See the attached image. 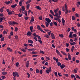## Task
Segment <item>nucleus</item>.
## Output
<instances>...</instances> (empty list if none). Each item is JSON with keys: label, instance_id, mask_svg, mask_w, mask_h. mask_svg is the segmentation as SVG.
<instances>
[{"label": "nucleus", "instance_id": "obj_8", "mask_svg": "<svg viewBox=\"0 0 80 80\" xmlns=\"http://www.w3.org/2000/svg\"><path fill=\"white\" fill-rule=\"evenodd\" d=\"M26 67H27V68H28V66L29 65V61H28L26 62Z\"/></svg>", "mask_w": 80, "mask_h": 80}, {"label": "nucleus", "instance_id": "obj_56", "mask_svg": "<svg viewBox=\"0 0 80 80\" xmlns=\"http://www.w3.org/2000/svg\"><path fill=\"white\" fill-rule=\"evenodd\" d=\"M54 74H55V76H56V77H58V75L57 74V72H54Z\"/></svg>", "mask_w": 80, "mask_h": 80}, {"label": "nucleus", "instance_id": "obj_36", "mask_svg": "<svg viewBox=\"0 0 80 80\" xmlns=\"http://www.w3.org/2000/svg\"><path fill=\"white\" fill-rule=\"evenodd\" d=\"M75 76L76 78H78L79 79H80V76H79L78 75L76 74Z\"/></svg>", "mask_w": 80, "mask_h": 80}, {"label": "nucleus", "instance_id": "obj_26", "mask_svg": "<svg viewBox=\"0 0 80 80\" xmlns=\"http://www.w3.org/2000/svg\"><path fill=\"white\" fill-rule=\"evenodd\" d=\"M50 12L51 13V14H52V15H54V12H53V11H52V10H50Z\"/></svg>", "mask_w": 80, "mask_h": 80}, {"label": "nucleus", "instance_id": "obj_48", "mask_svg": "<svg viewBox=\"0 0 80 80\" xmlns=\"http://www.w3.org/2000/svg\"><path fill=\"white\" fill-rule=\"evenodd\" d=\"M62 65V64H61V63H60V62H58V66L59 67V66H61V65Z\"/></svg>", "mask_w": 80, "mask_h": 80}, {"label": "nucleus", "instance_id": "obj_19", "mask_svg": "<svg viewBox=\"0 0 80 80\" xmlns=\"http://www.w3.org/2000/svg\"><path fill=\"white\" fill-rule=\"evenodd\" d=\"M17 4L14 5H12L11 6V7H12V8H14L15 7H17Z\"/></svg>", "mask_w": 80, "mask_h": 80}, {"label": "nucleus", "instance_id": "obj_34", "mask_svg": "<svg viewBox=\"0 0 80 80\" xmlns=\"http://www.w3.org/2000/svg\"><path fill=\"white\" fill-rule=\"evenodd\" d=\"M72 20H75V16H72Z\"/></svg>", "mask_w": 80, "mask_h": 80}, {"label": "nucleus", "instance_id": "obj_29", "mask_svg": "<svg viewBox=\"0 0 80 80\" xmlns=\"http://www.w3.org/2000/svg\"><path fill=\"white\" fill-rule=\"evenodd\" d=\"M32 2V0H29L27 1L26 2V4H28V3H30V2Z\"/></svg>", "mask_w": 80, "mask_h": 80}, {"label": "nucleus", "instance_id": "obj_53", "mask_svg": "<svg viewBox=\"0 0 80 80\" xmlns=\"http://www.w3.org/2000/svg\"><path fill=\"white\" fill-rule=\"evenodd\" d=\"M53 23L55 26H57V22H53Z\"/></svg>", "mask_w": 80, "mask_h": 80}, {"label": "nucleus", "instance_id": "obj_35", "mask_svg": "<svg viewBox=\"0 0 80 80\" xmlns=\"http://www.w3.org/2000/svg\"><path fill=\"white\" fill-rule=\"evenodd\" d=\"M33 26H31L30 27V30L31 31H32V30H33Z\"/></svg>", "mask_w": 80, "mask_h": 80}, {"label": "nucleus", "instance_id": "obj_61", "mask_svg": "<svg viewBox=\"0 0 80 80\" xmlns=\"http://www.w3.org/2000/svg\"><path fill=\"white\" fill-rule=\"evenodd\" d=\"M72 75L74 77V80H77V79H76V78H75V75L72 74Z\"/></svg>", "mask_w": 80, "mask_h": 80}, {"label": "nucleus", "instance_id": "obj_62", "mask_svg": "<svg viewBox=\"0 0 80 80\" xmlns=\"http://www.w3.org/2000/svg\"><path fill=\"white\" fill-rule=\"evenodd\" d=\"M77 26H78V27H80V24H79V22H78L77 25Z\"/></svg>", "mask_w": 80, "mask_h": 80}, {"label": "nucleus", "instance_id": "obj_12", "mask_svg": "<svg viewBox=\"0 0 80 80\" xmlns=\"http://www.w3.org/2000/svg\"><path fill=\"white\" fill-rule=\"evenodd\" d=\"M13 75L14 76V78H13V79L14 80H16V78H15L16 77V75H15V72H13Z\"/></svg>", "mask_w": 80, "mask_h": 80}, {"label": "nucleus", "instance_id": "obj_51", "mask_svg": "<svg viewBox=\"0 0 80 80\" xmlns=\"http://www.w3.org/2000/svg\"><path fill=\"white\" fill-rule=\"evenodd\" d=\"M10 34L12 36L13 35V32L12 31V30L11 32H10Z\"/></svg>", "mask_w": 80, "mask_h": 80}, {"label": "nucleus", "instance_id": "obj_17", "mask_svg": "<svg viewBox=\"0 0 80 80\" xmlns=\"http://www.w3.org/2000/svg\"><path fill=\"white\" fill-rule=\"evenodd\" d=\"M7 50L9 51V52H12V49L10 48H8Z\"/></svg>", "mask_w": 80, "mask_h": 80}, {"label": "nucleus", "instance_id": "obj_31", "mask_svg": "<svg viewBox=\"0 0 80 80\" xmlns=\"http://www.w3.org/2000/svg\"><path fill=\"white\" fill-rule=\"evenodd\" d=\"M74 48H75V47L73 46L72 47V48H71V51L72 52H73V50H74Z\"/></svg>", "mask_w": 80, "mask_h": 80}, {"label": "nucleus", "instance_id": "obj_30", "mask_svg": "<svg viewBox=\"0 0 80 80\" xmlns=\"http://www.w3.org/2000/svg\"><path fill=\"white\" fill-rule=\"evenodd\" d=\"M5 40V38L3 37L1 39V42H3Z\"/></svg>", "mask_w": 80, "mask_h": 80}, {"label": "nucleus", "instance_id": "obj_25", "mask_svg": "<svg viewBox=\"0 0 80 80\" xmlns=\"http://www.w3.org/2000/svg\"><path fill=\"white\" fill-rule=\"evenodd\" d=\"M56 52L57 53V54L58 55H59L60 53V52L58 51V50L57 49L56 50Z\"/></svg>", "mask_w": 80, "mask_h": 80}, {"label": "nucleus", "instance_id": "obj_58", "mask_svg": "<svg viewBox=\"0 0 80 80\" xmlns=\"http://www.w3.org/2000/svg\"><path fill=\"white\" fill-rule=\"evenodd\" d=\"M33 57H38V55H34L32 56Z\"/></svg>", "mask_w": 80, "mask_h": 80}, {"label": "nucleus", "instance_id": "obj_40", "mask_svg": "<svg viewBox=\"0 0 80 80\" xmlns=\"http://www.w3.org/2000/svg\"><path fill=\"white\" fill-rule=\"evenodd\" d=\"M22 2H21V1H20L19 2V5L20 6H22Z\"/></svg>", "mask_w": 80, "mask_h": 80}, {"label": "nucleus", "instance_id": "obj_27", "mask_svg": "<svg viewBox=\"0 0 80 80\" xmlns=\"http://www.w3.org/2000/svg\"><path fill=\"white\" fill-rule=\"evenodd\" d=\"M14 37H15V39L16 40H18V36L16 35Z\"/></svg>", "mask_w": 80, "mask_h": 80}, {"label": "nucleus", "instance_id": "obj_4", "mask_svg": "<svg viewBox=\"0 0 80 80\" xmlns=\"http://www.w3.org/2000/svg\"><path fill=\"white\" fill-rule=\"evenodd\" d=\"M56 17L57 18H54V20H58V18H61V16H60V15H59V16H56Z\"/></svg>", "mask_w": 80, "mask_h": 80}, {"label": "nucleus", "instance_id": "obj_14", "mask_svg": "<svg viewBox=\"0 0 80 80\" xmlns=\"http://www.w3.org/2000/svg\"><path fill=\"white\" fill-rule=\"evenodd\" d=\"M68 58L69 59V60H71V56H70V54H69V53H68Z\"/></svg>", "mask_w": 80, "mask_h": 80}, {"label": "nucleus", "instance_id": "obj_45", "mask_svg": "<svg viewBox=\"0 0 80 80\" xmlns=\"http://www.w3.org/2000/svg\"><path fill=\"white\" fill-rule=\"evenodd\" d=\"M36 73H40V70H38V69H36Z\"/></svg>", "mask_w": 80, "mask_h": 80}, {"label": "nucleus", "instance_id": "obj_47", "mask_svg": "<svg viewBox=\"0 0 80 80\" xmlns=\"http://www.w3.org/2000/svg\"><path fill=\"white\" fill-rule=\"evenodd\" d=\"M5 30H4V31H3V34L5 35V34H7V32L6 31H5Z\"/></svg>", "mask_w": 80, "mask_h": 80}, {"label": "nucleus", "instance_id": "obj_46", "mask_svg": "<svg viewBox=\"0 0 80 80\" xmlns=\"http://www.w3.org/2000/svg\"><path fill=\"white\" fill-rule=\"evenodd\" d=\"M12 11H10V12H8V15H12Z\"/></svg>", "mask_w": 80, "mask_h": 80}, {"label": "nucleus", "instance_id": "obj_60", "mask_svg": "<svg viewBox=\"0 0 80 80\" xmlns=\"http://www.w3.org/2000/svg\"><path fill=\"white\" fill-rule=\"evenodd\" d=\"M15 30L16 32H17V31H18V28L17 27L15 28Z\"/></svg>", "mask_w": 80, "mask_h": 80}, {"label": "nucleus", "instance_id": "obj_54", "mask_svg": "<svg viewBox=\"0 0 80 80\" xmlns=\"http://www.w3.org/2000/svg\"><path fill=\"white\" fill-rule=\"evenodd\" d=\"M70 34L69 35V36H71V35H72V34H73V32H70Z\"/></svg>", "mask_w": 80, "mask_h": 80}, {"label": "nucleus", "instance_id": "obj_38", "mask_svg": "<svg viewBox=\"0 0 80 80\" xmlns=\"http://www.w3.org/2000/svg\"><path fill=\"white\" fill-rule=\"evenodd\" d=\"M27 74L28 75V78H29V77L30 76V74H29V73L27 72Z\"/></svg>", "mask_w": 80, "mask_h": 80}, {"label": "nucleus", "instance_id": "obj_22", "mask_svg": "<svg viewBox=\"0 0 80 80\" xmlns=\"http://www.w3.org/2000/svg\"><path fill=\"white\" fill-rule=\"evenodd\" d=\"M36 8H37V9H38V10H41L42 8H40V7H39V6H37L36 7Z\"/></svg>", "mask_w": 80, "mask_h": 80}, {"label": "nucleus", "instance_id": "obj_5", "mask_svg": "<svg viewBox=\"0 0 80 80\" xmlns=\"http://www.w3.org/2000/svg\"><path fill=\"white\" fill-rule=\"evenodd\" d=\"M45 20L46 21H47L48 23H50L51 22V20L49 18H45Z\"/></svg>", "mask_w": 80, "mask_h": 80}, {"label": "nucleus", "instance_id": "obj_37", "mask_svg": "<svg viewBox=\"0 0 80 80\" xmlns=\"http://www.w3.org/2000/svg\"><path fill=\"white\" fill-rule=\"evenodd\" d=\"M22 15H23V14H20V13H19L18 14V17H21L22 16Z\"/></svg>", "mask_w": 80, "mask_h": 80}, {"label": "nucleus", "instance_id": "obj_18", "mask_svg": "<svg viewBox=\"0 0 80 80\" xmlns=\"http://www.w3.org/2000/svg\"><path fill=\"white\" fill-rule=\"evenodd\" d=\"M58 10H59V8H57L56 10H54V13H57Z\"/></svg>", "mask_w": 80, "mask_h": 80}, {"label": "nucleus", "instance_id": "obj_42", "mask_svg": "<svg viewBox=\"0 0 80 80\" xmlns=\"http://www.w3.org/2000/svg\"><path fill=\"white\" fill-rule=\"evenodd\" d=\"M58 15V13H55V15H53V16H54L55 17H57Z\"/></svg>", "mask_w": 80, "mask_h": 80}, {"label": "nucleus", "instance_id": "obj_55", "mask_svg": "<svg viewBox=\"0 0 80 80\" xmlns=\"http://www.w3.org/2000/svg\"><path fill=\"white\" fill-rule=\"evenodd\" d=\"M29 7H30V4H28L27 6V9H28V8H29Z\"/></svg>", "mask_w": 80, "mask_h": 80}, {"label": "nucleus", "instance_id": "obj_11", "mask_svg": "<svg viewBox=\"0 0 80 80\" xmlns=\"http://www.w3.org/2000/svg\"><path fill=\"white\" fill-rule=\"evenodd\" d=\"M60 67L61 68V69H63V68L64 67H65V65L62 64L60 66Z\"/></svg>", "mask_w": 80, "mask_h": 80}, {"label": "nucleus", "instance_id": "obj_57", "mask_svg": "<svg viewBox=\"0 0 80 80\" xmlns=\"http://www.w3.org/2000/svg\"><path fill=\"white\" fill-rule=\"evenodd\" d=\"M39 19L40 20H42V17H39Z\"/></svg>", "mask_w": 80, "mask_h": 80}, {"label": "nucleus", "instance_id": "obj_16", "mask_svg": "<svg viewBox=\"0 0 80 80\" xmlns=\"http://www.w3.org/2000/svg\"><path fill=\"white\" fill-rule=\"evenodd\" d=\"M2 73L3 75H7V72H2Z\"/></svg>", "mask_w": 80, "mask_h": 80}, {"label": "nucleus", "instance_id": "obj_39", "mask_svg": "<svg viewBox=\"0 0 80 80\" xmlns=\"http://www.w3.org/2000/svg\"><path fill=\"white\" fill-rule=\"evenodd\" d=\"M2 79H3V80H4L5 78H6V77L5 76H2Z\"/></svg>", "mask_w": 80, "mask_h": 80}, {"label": "nucleus", "instance_id": "obj_10", "mask_svg": "<svg viewBox=\"0 0 80 80\" xmlns=\"http://www.w3.org/2000/svg\"><path fill=\"white\" fill-rule=\"evenodd\" d=\"M28 43L32 44L33 43V41L30 39L28 40Z\"/></svg>", "mask_w": 80, "mask_h": 80}, {"label": "nucleus", "instance_id": "obj_44", "mask_svg": "<svg viewBox=\"0 0 80 80\" xmlns=\"http://www.w3.org/2000/svg\"><path fill=\"white\" fill-rule=\"evenodd\" d=\"M72 36L73 37H75V38H76V37H77V34H73Z\"/></svg>", "mask_w": 80, "mask_h": 80}, {"label": "nucleus", "instance_id": "obj_21", "mask_svg": "<svg viewBox=\"0 0 80 80\" xmlns=\"http://www.w3.org/2000/svg\"><path fill=\"white\" fill-rule=\"evenodd\" d=\"M44 37H46L48 38H50V36L47 34H46L44 35Z\"/></svg>", "mask_w": 80, "mask_h": 80}, {"label": "nucleus", "instance_id": "obj_63", "mask_svg": "<svg viewBox=\"0 0 80 80\" xmlns=\"http://www.w3.org/2000/svg\"><path fill=\"white\" fill-rule=\"evenodd\" d=\"M76 44V43L75 42H73L72 43V45H75Z\"/></svg>", "mask_w": 80, "mask_h": 80}, {"label": "nucleus", "instance_id": "obj_41", "mask_svg": "<svg viewBox=\"0 0 80 80\" xmlns=\"http://www.w3.org/2000/svg\"><path fill=\"white\" fill-rule=\"evenodd\" d=\"M49 16L51 18H52V19L53 18V16L52 15L49 14Z\"/></svg>", "mask_w": 80, "mask_h": 80}, {"label": "nucleus", "instance_id": "obj_24", "mask_svg": "<svg viewBox=\"0 0 80 80\" xmlns=\"http://www.w3.org/2000/svg\"><path fill=\"white\" fill-rule=\"evenodd\" d=\"M35 50V49H34V48L29 49H28V51H31L32 52V51H34V50Z\"/></svg>", "mask_w": 80, "mask_h": 80}, {"label": "nucleus", "instance_id": "obj_13", "mask_svg": "<svg viewBox=\"0 0 80 80\" xmlns=\"http://www.w3.org/2000/svg\"><path fill=\"white\" fill-rule=\"evenodd\" d=\"M27 35H28V36H31L32 35V32H31L30 31H28V32L27 33Z\"/></svg>", "mask_w": 80, "mask_h": 80}, {"label": "nucleus", "instance_id": "obj_49", "mask_svg": "<svg viewBox=\"0 0 80 80\" xmlns=\"http://www.w3.org/2000/svg\"><path fill=\"white\" fill-rule=\"evenodd\" d=\"M59 36H60L61 38H63V37H64V36L62 34H59Z\"/></svg>", "mask_w": 80, "mask_h": 80}, {"label": "nucleus", "instance_id": "obj_59", "mask_svg": "<svg viewBox=\"0 0 80 80\" xmlns=\"http://www.w3.org/2000/svg\"><path fill=\"white\" fill-rule=\"evenodd\" d=\"M32 54H36L37 53V52H35L34 51H32Z\"/></svg>", "mask_w": 80, "mask_h": 80}, {"label": "nucleus", "instance_id": "obj_50", "mask_svg": "<svg viewBox=\"0 0 80 80\" xmlns=\"http://www.w3.org/2000/svg\"><path fill=\"white\" fill-rule=\"evenodd\" d=\"M22 11H24V10L25 9V7L22 6Z\"/></svg>", "mask_w": 80, "mask_h": 80}, {"label": "nucleus", "instance_id": "obj_3", "mask_svg": "<svg viewBox=\"0 0 80 80\" xmlns=\"http://www.w3.org/2000/svg\"><path fill=\"white\" fill-rule=\"evenodd\" d=\"M34 21V18L33 16H32L31 17V20L30 21V23H31L32 22H33Z\"/></svg>", "mask_w": 80, "mask_h": 80}, {"label": "nucleus", "instance_id": "obj_1", "mask_svg": "<svg viewBox=\"0 0 80 80\" xmlns=\"http://www.w3.org/2000/svg\"><path fill=\"white\" fill-rule=\"evenodd\" d=\"M48 70L46 71V72L47 73H49V72H52V69H51V67L49 68H48Z\"/></svg>", "mask_w": 80, "mask_h": 80}, {"label": "nucleus", "instance_id": "obj_7", "mask_svg": "<svg viewBox=\"0 0 80 80\" xmlns=\"http://www.w3.org/2000/svg\"><path fill=\"white\" fill-rule=\"evenodd\" d=\"M53 59L56 61V62L57 63L58 62V58H57L56 59V58L55 57H54L53 58Z\"/></svg>", "mask_w": 80, "mask_h": 80}, {"label": "nucleus", "instance_id": "obj_28", "mask_svg": "<svg viewBox=\"0 0 80 80\" xmlns=\"http://www.w3.org/2000/svg\"><path fill=\"white\" fill-rule=\"evenodd\" d=\"M16 65L17 67H18V65H19V62H18L16 63Z\"/></svg>", "mask_w": 80, "mask_h": 80}, {"label": "nucleus", "instance_id": "obj_23", "mask_svg": "<svg viewBox=\"0 0 80 80\" xmlns=\"http://www.w3.org/2000/svg\"><path fill=\"white\" fill-rule=\"evenodd\" d=\"M5 3L6 4H7V5H9V3L10 4V1H8V2L6 1Z\"/></svg>", "mask_w": 80, "mask_h": 80}, {"label": "nucleus", "instance_id": "obj_6", "mask_svg": "<svg viewBox=\"0 0 80 80\" xmlns=\"http://www.w3.org/2000/svg\"><path fill=\"white\" fill-rule=\"evenodd\" d=\"M51 35L52 39H54V40L55 39V36H54V34L53 33H51Z\"/></svg>", "mask_w": 80, "mask_h": 80}, {"label": "nucleus", "instance_id": "obj_20", "mask_svg": "<svg viewBox=\"0 0 80 80\" xmlns=\"http://www.w3.org/2000/svg\"><path fill=\"white\" fill-rule=\"evenodd\" d=\"M15 74L16 75H16L17 77H19V75H18V73L17 72H15Z\"/></svg>", "mask_w": 80, "mask_h": 80}, {"label": "nucleus", "instance_id": "obj_9", "mask_svg": "<svg viewBox=\"0 0 80 80\" xmlns=\"http://www.w3.org/2000/svg\"><path fill=\"white\" fill-rule=\"evenodd\" d=\"M62 20L63 25H65V20H64L63 18H62Z\"/></svg>", "mask_w": 80, "mask_h": 80}, {"label": "nucleus", "instance_id": "obj_32", "mask_svg": "<svg viewBox=\"0 0 80 80\" xmlns=\"http://www.w3.org/2000/svg\"><path fill=\"white\" fill-rule=\"evenodd\" d=\"M0 12H1V13H2V12H3V8H1L0 9Z\"/></svg>", "mask_w": 80, "mask_h": 80}, {"label": "nucleus", "instance_id": "obj_64", "mask_svg": "<svg viewBox=\"0 0 80 80\" xmlns=\"http://www.w3.org/2000/svg\"><path fill=\"white\" fill-rule=\"evenodd\" d=\"M31 10H29L28 12V15H29V14H30V12H31Z\"/></svg>", "mask_w": 80, "mask_h": 80}, {"label": "nucleus", "instance_id": "obj_15", "mask_svg": "<svg viewBox=\"0 0 80 80\" xmlns=\"http://www.w3.org/2000/svg\"><path fill=\"white\" fill-rule=\"evenodd\" d=\"M37 28L39 30H40V31H41V30H42L41 28H40V27L38 25L37 26Z\"/></svg>", "mask_w": 80, "mask_h": 80}, {"label": "nucleus", "instance_id": "obj_33", "mask_svg": "<svg viewBox=\"0 0 80 80\" xmlns=\"http://www.w3.org/2000/svg\"><path fill=\"white\" fill-rule=\"evenodd\" d=\"M38 42H39L41 44H42L43 43V42H42V41H41V39L40 40H38Z\"/></svg>", "mask_w": 80, "mask_h": 80}, {"label": "nucleus", "instance_id": "obj_52", "mask_svg": "<svg viewBox=\"0 0 80 80\" xmlns=\"http://www.w3.org/2000/svg\"><path fill=\"white\" fill-rule=\"evenodd\" d=\"M21 51H22L23 52H26V51L24 49V48H22L21 49Z\"/></svg>", "mask_w": 80, "mask_h": 80}, {"label": "nucleus", "instance_id": "obj_2", "mask_svg": "<svg viewBox=\"0 0 80 80\" xmlns=\"http://www.w3.org/2000/svg\"><path fill=\"white\" fill-rule=\"evenodd\" d=\"M6 18L4 17L2 18H0V22L1 23V22H2V21H3V20H5Z\"/></svg>", "mask_w": 80, "mask_h": 80}, {"label": "nucleus", "instance_id": "obj_43", "mask_svg": "<svg viewBox=\"0 0 80 80\" xmlns=\"http://www.w3.org/2000/svg\"><path fill=\"white\" fill-rule=\"evenodd\" d=\"M9 22V25H13V22H12V21H10Z\"/></svg>", "mask_w": 80, "mask_h": 80}]
</instances>
